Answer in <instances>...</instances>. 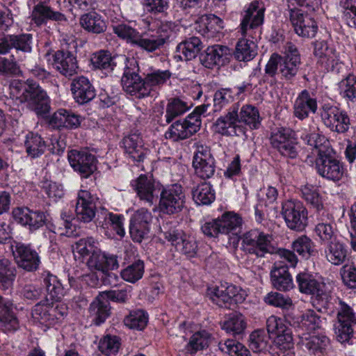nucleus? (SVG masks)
Returning <instances> with one entry per match:
<instances>
[{"label": "nucleus", "mask_w": 356, "mask_h": 356, "mask_svg": "<svg viewBox=\"0 0 356 356\" xmlns=\"http://www.w3.org/2000/svg\"><path fill=\"white\" fill-rule=\"evenodd\" d=\"M10 89L13 97L21 103H26L37 115H42L49 112V97L38 83L30 80L26 82L15 80L10 83Z\"/></svg>", "instance_id": "1"}, {"label": "nucleus", "mask_w": 356, "mask_h": 356, "mask_svg": "<svg viewBox=\"0 0 356 356\" xmlns=\"http://www.w3.org/2000/svg\"><path fill=\"white\" fill-rule=\"evenodd\" d=\"M95 243L96 240L92 236L81 238L75 243L73 254L79 264L86 263L88 267H118L117 255L101 251Z\"/></svg>", "instance_id": "2"}, {"label": "nucleus", "mask_w": 356, "mask_h": 356, "mask_svg": "<svg viewBox=\"0 0 356 356\" xmlns=\"http://www.w3.org/2000/svg\"><path fill=\"white\" fill-rule=\"evenodd\" d=\"M124 64L121 84L124 91L138 99L150 95L152 89L145 87V78L140 73L138 62L134 58L120 57Z\"/></svg>", "instance_id": "3"}, {"label": "nucleus", "mask_w": 356, "mask_h": 356, "mask_svg": "<svg viewBox=\"0 0 356 356\" xmlns=\"http://www.w3.org/2000/svg\"><path fill=\"white\" fill-rule=\"evenodd\" d=\"M207 104L197 106L186 118L172 123L165 133V138L178 142L191 137L200 130V115L207 111Z\"/></svg>", "instance_id": "4"}, {"label": "nucleus", "mask_w": 356, "mask_h": 356, "mask_svg": "<svg viewBox=\"0 0 356 356\" xmlns=\"http://www.w3.org/2000/svg\"><path fill=\"white\" fill-rule=\"evenodd\" d=\"M159 195V210L163 214L178 216L186 207V195L179 184L163 188Z\"/></svg>", "instance_id": "5"}, {"label": "nucleus", "mask_w": 356, "mask_h": 356, "mask_svg": "<svg viewBox=\"0 0 356 356\" xmlns=\"http://www.w3.org/2000/svg\"><path fill=\"white\" fill-rule=\"evenodd\" d=\"M316 169L319 175L328 180L338 181L344 174L342 163L336 157L332 148L323 147L321 154L316 157Z\"/></svg>", "instance_id": "6"}, {"label": "nucleus", "mask_w": 356, "mask_h": 356, "mask_svg": "<svg viewBox=\"0 0 356 356\" xmlns=\"http://www.w3.org/2000/svg\"><path fill=\"white\" fill-rule=\"evenodd\" d=\"M281 214L286 226L291 230L301 232L307 225V209L299 200H288L283 202Z\"/></svg>", "instance_id": "7"}, {"label": "nucleus", "mask_w": 356, "mask_h": 356, "mask_svg": "<svg viewBox=\"0 0 356 356\" xmlns=\"http://www.w3.org/2000/svg\"><path fill=\"white\" fill-rule=\"evenodd\" d=\"M239 104H234L227 113L214 123L216 132L226 136H245L246 128L239 123Z\"/></svg>", "instance_id": "8"}, {"label": "nucleus", "mask_w": 356, "mask_h": 356, "mask_svg": "<svg viewBox=\"0 0 356 356\" xmlns=\"http://www.w3.org/2000/svg\"><path fill=\"white\" fill-rule=\"evenodd\" d=\"M207 295L213 302L221 307H229L234 303H240L245 300L246 292L234 285L227 287L213 286L209 287L207 290Z\"/></svg>", "instance_id": "9"}, {"label": "nucleus", "mask_w": 356, "mask_h": 356, "mask_svg": "<svg viewBox=\"0 0 356 356\" xmlns=\"http://www.w3.org/2000/svg\"><path fill=\"white\" fill-rule=\"evenodd\" d=\"M240 238L243 249L250 254L262 257L270 252V236L258 229L247 232Z\"/></svg>", "instance_id": "10"}, {"label": "nucleus", "mask_w": 356, "mask_h": 356, "mask_svg": "<svg viewBox=\"0 0 356 356\" xmlns=\"http://www.w3.org/2000/svg\"><path fill=\"white\" fill-rule=\"evenodd\" d=\"M290 7V6H289ZM289 19L296 33L303 38H313L318 31L314 18L302 9L289 8Z\"/></svg>", "instance_id": "11"}, {"label": "nucleus", "mask_w": 356, "mask_h": 356, "mask_svg": "<svg viewBox=\"0 0 356 356\" xmlns=\"http://www.w3.org/2000/svg\"><path fill=\"white\" fill-rule=\"evenodd\" d=\"M152 215L147 209H140L135 211L129 220V234L134 242L141 243L148 238Z\"/></svg>", "instance_id": "12"}, {"label": "nucleus", "mask_w": 356, "mask_h": 356, "mask_svg": "<svg viewBox=\"0 0 356 356\" xmlns=\"http://www.w3.org/2000/svg\"><path fill=\"white\" fill-rule=\"evenodd\" d=\"M70 165L81 178L87 179L97 170L95 156L86 150L72 149L68 154Z\"/></svg>", "instance_id": "13"}, {"label": "nucleus", "mask_w": 356, "mask_h": 356, "mask_svg": "<svg viewBox=\"0 0 356 356\" xmlns=\"http://www.w3.org/2000/svg\"><path fill=\"white\" fill-rule=\"evenodd\" d=\"M264 8H259L258 3H252L244 11L240 24V32L243 35L252 38L257 37L259 26L264 22Z\"/></svg>", "instance_id": "14"}, {"label": "nucleus", "mask_w": 356, "mask_h": 356, "mask_svg": "<svg viewBox=\"0 0 356 356\" xmlns=\"http://www.w3.org/2000/svg\"><path fill=\"white\" fill-rule=\"evenodd\" d=\"M51 57V65L61 75L70 79L78 73L79 67L76 51L63 49L55 51Z\"/></svg>", "instance_id": "15"}, {"label": "nucleus", "mask_w": 356, "mask_h": 356, "mask_svg": "<svg viewBox=\"0 0 356 356\" xmlns=\"http://www.w3.org/2000/svg\"><path fill=\"white\" fill-rule=\"evenodd\" d=\"M195 175L202 179L213 177L216 172V161L207 147L200 146L193 159Z\"/></svg>", "instance_id": "16"}, {"label": "nucleus", "mask_w": 356, "mask_h": 356, "mask_svg": "<svg viewBox=\"0 0 356 356\" xmlns=\"http://www.w3.org/2000/svg\"><path fill=\"white\" fill-rule=\"evenodd\" d=\"M321 118L325 126L332 131L343 134L349 129L350 123L348 115L336 106H323Z\"/></svg>", "instance_id": "17"}, {"label": "nucleus", "mask_w": 356, "mask_h": 356, "mask_svg": "<svg viewBox=\"0 0 356 356\" xmlns=\"http://www.w3.org/2000/svg\"><path fill=\"white\" fill-rule=\"evenodd\" d=\"M99 197L86 190H81L78 193L76 204V216L78 220L90 222L95 216V210Z\"/></svg>", "instance_id": "18"}, {"label": "nucleus", "mask_w": 356, "mask_h": 356, "mask_svg": "<svg viewBox=\"0 0 356 356\" xmlns=\"http://www.w3.org/2000/svg\"><path fill=\"white\" fill-rule=\"evenodd\" d=\"M232 55V51L227 46L214 44L208 47L200 55V60L205 67L212 69L228 63Z\"/></svg>", "instance_id": "19"}, {"label": "nucleus", "mask_w": 356, "mask_h": 356, "mask_svg": "<svg viewBox=\"0 0 356 356\" xmlns=\"http://www.w3.org/2000/svg\"><path fill=\"white\" fill-rule=\"evenodd\" d=\"M132 186L136 191L139 198L152 205L158 200L161 188L158 183L152 177L146 175H140L132 181Z\"/></svg>", "instance_id": "20"}, {"label": "nucleus", "mask_w": 356, "mask_h": 356, "mask_svg": "<svg viewBox=\"0 0 356 356\" xmlns=\"http://www.w3.org/2000/svg\"><path fill=\"white\" fill-rule=\"evenodd\" d=\"M339 325L337 327L338 340L348 341L353 334V326L356 325V316L353 309L343 302L340 301V309L337 314Z\"/></svg>", "instance_id": "21"}, {"label": "nucleus", "mask_w": 356, "mask_h": 356, "mask_svg": "<svg viewBox=\"0 0 356 356\" xmlns=\"http://www.w3.org/2000/svg\"><path fill=\"white\" fill-rule=\"evenodd\" d=\"M32 45V34L8 35L0 39V54H8L12 48L24 53H31Z\"/></svg>", "instance_id": "22"}, {"label": "nucleus", "mask_w": 356, "mask_h": 356, "mask_svg": "<svg viewBox=\"0 0 356 356\" xmlns=\"http://www.w3.org/2000/svg\"><path fill=\"white\" fill-rule=\"evenodd\" d=\"M15 220L22 225L29 226V229L36 230L42 227L47 220L45 213L40 211H32L27 207L15 208L13 211Z\"/></svg>", "instance_id": "23"}, {"label": "nucleus", "mask_w": 356, "mask_h": 356, "mask_svg": "<svg viewBox=\"0 0 356 356\" xmlns=\"http://www.w3.org/2000/svg\"><path fill=\"white\" fill-rule=\"evenodd\" d=\"M12 249L19 267H38L40 264L39 254L30 245L15 242Z\"/></svg>", "instance_id": "24"}, {"label": "nucleus", "mask_w": 356, "mask_h": 356, "mask_svg": "<svg viewBox=\"0 0 356 356\" xmlns=\"http://www.w3.org/2000/svg\"><path fill=\"white\" fill-rule=\"evenodd\" d=\"M70 86L74 99L79 104H87L96 96L94 86L90 80L84 76L74 78Z\"/></svg>", "instance_id": "25"}, {"label": "nucleus", "mask_w": 356, "mask_h": 356, "mask_svg": "<svg viewBox=\"0 0 356 356\" xmlns=\"http://www.w3.org/2000/svg\"><path fill=\"white\" fill-rule=\"evenodd\" d=\"M122 146L127 154L135 162L144 161L149 150L144 147L143 140L139 134H131L122 140Z\"/></svg>", "instance_id": "26"}, {"label": "nucleus", "mask_w": 356, "mask_h": 356, "mask_svg": "<svg viewBox=\"0 0 356 356\" xmlns=\"http://www.w3.org/2000/svg\"><path fill=\"white\" fill-rule=\"evenodd\" d=\"M301 197L314 212V216L318 215L324 218L327 216V210L325 208L323 197L317 186L306 184L300 188Z\"/></svg>", "instance_id": "27"}, {"label": "nucleus", "mask_w": 356, "mask_h": 356, "mask_svg": "<svg viewBox=\"0 0 356 356\" xmlns=\"http://www.w3.org/2000/svg\"><path fill=\"white\" fill-rule=\"evenodd\" d=\"M49 20L65 22L67 18L64 14L54 11L45 2H39L33 7L31 13V21L37 26H40L46 24Z\"/></svg>", "instance_id": "28"}, {"label": "nucleus", "mask_w": 356, "mask_h": 356, "mask_svg": "<svg viewBox=\"0 0 356 356\" xmlns=\"http://www.w3.org/2000/svg\"><path fill=\"white\" fill-rule=\"evenodd\" d=\"M314 47V55L317 59V63L327 70L333 69L338 61L335 49L324 40L316 41Z\"/></svg>", "instance_id": "29"}, {"label": "nucleus", "mask_w": 356, "mask_h": 356, "mask_svg": "<svg viewBox=\"0 0 356 356\" xmlns=\"http://www.w3.org/2000/svg\"><path fill=\"white\" fill-rule=\"evenodd\" d=\"M202 47V42L198 37L186 38L177 46L175 58L179 60H191L197 56Z\"/></svg>", "instance_id": "30"}, {"label": "nucleus", "mask_w": 356, "mask_h": 356, "mask_svg": "<svg viewBox=\"0 0 356 356\" xmlns=\"http://www.w3.org/2000/svg\"><path fill=\"white\" fill-rule=\"evenodd\" d=\"M317 109L316 99L312 98L307 90H302L294 104V115L300 120L307 118L309 113H314Z\"/></svg>", "instance_id": "31"}, {"label": "nucleus", "mask_w": 356, "mask_h": 356, "mask_svg": "<svg viewBox=\"0 0 356 356\" xmlns=\"http://www.w3.org/2000/svg\"><path fill=\"white\" fill-rule=\"evenodd\" d=\"M218 220L222 234H232L234 236L230 238L233 240L232 243H238L239 241L238 234L240 232L242 224L241 218L234 213L227 212Z\"/></svg>", "instance_id": "32"}, {"label": "nucleus", "mask_w": 356, "mask_h": 356, "mask_svg": "<svg viewBox=\"0 0 356 356\" xmlns=\"http://www.w3.org/2000/svg\"><path fill=\"white\" fill-rule=\"evenodd\" d=\"M89 312L95 325H99L106 321L111 315V306L105 295L99 293L90 304Z\"/></svg>", "instance_id": "33"}, {"label": "nucleus", "mask_w": 356, "mask_h": 356, "mask_svg": "<svg viewBox=\"0 0 356 356\" xmlns=\"http://www.w3.org/2000/svg\"><path fill=\"white\" fill-rule=\"evenodd\" d=\"M192 106L193 103L184 97L170 98L166 106V123H170L175 118L185 113Z\"/></svg>", "instance_id": "34"}, {"label": "nucleus", "mask_w": 356, "mask_h": 356, "mask_svg": "<svg viewBox=\"0 0 356 356\" xmlns=\"http://www.w3.org/2000/svg\"><path fill=\"white\" fill-rule=\"evenodd\" d=\"M32 320L35 323L41 325H53L56 318L59 317L56 314V308L50 307L49 304L38 303L35 305L31 313Z\"/></svg>", "instance_id": "35"}, {"label": "nucleus", "mask_w": 356, "mask_h": 356, "mask_svg": "<svg viewBox=\"0 0 356 356\" xmlns=\"http://www.w3.org/2000/svg\"><path fill=\"white\" fill-rule=\"evenodd\" d=\"M120 57L125 56H112L109 51L101 50L92 54L90 61L96 69L112 72L118 63H122Z\"/></svg>", "instance_id": "36"}, {"label": "nucleus", "mask_w": 356, "mask_h": 356, "mask_svg": "<svg viewBox=\"0 0 356 356\" xmlns=\"http://www.w3.org/2000/svg\"><path fill=\"white\" fill-rule=\"evenodd\" d=\"M318 221L316 225L315 231L317 235L325 243L330 244L335 241L336 235L332 227V216L327 211V216L321 218L319 214L315 216Z\"/></svg>", "instance_id": "37"}, {"label": "nucleus", "mask_w": 356, "mask_h": 356, "mask_svg": "<svg viewBox=\"0 0 356 356\" xmlns=\"http://www.w3.org/2000/svg\"><path fill=\"white\" fill-rule=\"evenodd\" d=\"M232 54L237 60L248 62L257 56V46L252 40L241 39L237 42Z\"/></svg>", "instance_id": "38"}, {"label": "nucleus", "mask_w": 356, "mask_h": 356, "mask_svg": "<svg viewBox=\"0 0 356 356\" xmlns=\"http://www.w3.org/2000/svg\"><path fill=\"white\" fill-rule=\"evenodd\" d=\"M80 24L86 31L99 34L106 31V24L102 17L95 12L86 13L80 17Z\"/></svg>", "instance_id": "39"}, {"label": "nucleus", "mask_w": 356, "mask_h": 356, "mask_svg": "<svg viewBox=\"0 0 356 356\" xmlns=\"http://www.w3.org/2000/svg\"><path fill=\"white\" fill-rule=\"evenodd\" d=\"M26 150L29 156L36 158L44 153L47 145L43 138L38 134L29 132L24 141Z\"/></svg>", "instance_id": "40"}, {"label": "nucleus", "mask_w": 356, "mask_h": 356, "mask_svg": "<svg viewBox=\"0 0 356 356\" xmlns=\"http://www.w3.org/2000/svg\"><path fill=\"white\" fill-rule=\"evenodd\" d=\"M193 198L197 204L208 205L216 198L215 192L211 185L202 182L192 191Z\"/></svg>", "instance_id": "41"}, {"label": "nucleus", "mask_w": 356, "mask_h": 356, "mask_svg": "<svg viewBox=\"0 0 356 356\" xmlns=\"http://www.w3.org/2000/svg\"><path fill=\"white\" fill-rule=\"evenodd\" d=\"M238 115L239 123L243 122L252 129H258L261 124L259 111L252 105H243L238 113Z\"/></svg>", "instance_id": "42"}, {"label": "nucleus", "mask_w": 356, "mask_h": 356, "mask_svg": "<svg viewBox=\"0 0 356 356\" xmlns=\"http://www.w3.org/2000/svg\"><path fill=\"white\" fill-rule=\"evenodd\" d=\"M0 328L5 331H14L18 328V320L12 311V304L7 301L0 309Z\"/></svg>", "instance_id": "43"}, {"label": "nucleus", "mask_w": 356, "mask_h": 356, "mask_svg": "<svg viewBox=\"0 0 356 356\" xmlns=\"http://www.w3.org/2000/svg\"><path fill=\"white\" fill-rule=\"evenodd\" d=\"M300 138L305 143L312 147V153L316 156L321 154L323 147L326 149L331 148L329 145V141L317 132L304 133L301 135Z\"/></svg>", "instance_id": "44"}, {"label": "nucleus", "mask_w": 356, "mask_h": 356, "mask_svg": "<svg viewBox=\"0 0 356 356\" xmlns=\"http://www.w3.org/2000/svg\"><path fill=\"white\" fill-rule=\"evenodd\" d=\"M301 292L318 296L323 291L322 283L316 281L312 275L307 273H300L297 277Z\"/></svg>", "instance_id": "45"}, {"label": "nucleus", "mask_w": 356, "mask_h": 356, "mask_svg": "<svg viewBox=\"0 0 356 356\" xmlns=\"http://www.w3.org/2000/svg\"><path fill=\"white\" fill-rule=\"evenodd\" d=\"M270 274L273 284L277 289L289 291L293 288V280L286 268H273Z\"/></svg>", "instance_id": "46"}, {"label": "nucleus", "mask_w": 356, "mask_h": 356, "mask_svg": "<svg viewBox=\"0 0 356 356\" xmlns=\"http://www.w3.org/2000/svg\"><path fill=\"white\" fill-rule=\"evenodd\" d=\"M292 248L293 251H296L305 259H308L317 254V251L314 249V243L305 235L296 239L293 242Z\"/></svg>", "instance_id": "47"}, {"label": "nucleus", "mask_w": 356, "mask_h": 356, "mask_svg": "<svg viewBox=\"0 0 356 356\" xmlns=\"http://www.w3.org/2000/svg\"><path fill=\"white\" fill-rule=\"evenodd\" d=\"M245 317L240 313L230 314L222 325V328L233 334H241L246 328Z\"/></svg>", "instance_id": "48"}, {"label": "nucleus", "mask_w": 356, "mask_h": 356, "mask_svg": "<svg viewBox=\"0 0 356 356\" xmlns=\"http://www.w3.org/2000/svg\"><path fill=\"white\" fill-rule=\"evenodd\" d=\"M148 315L142 309H136L130 312L124 319V323L126 326L131 329L138 330H143L147 324Z\"/></svg>", "instance_id": "49"}, {"label": "nucleus", "mask_w": 356, "mask_h": 356, "mask_svg": "<svg viewBox=\"0 0 356 356\" xmlns=\"http://www.w3.org/2000/svg\"><path fill=\"white\" fill-rule=\"evenodd\" d=\"M234 100V94L231 88H222L217 90L213 95V112L221 110Z\"/></svg>", "instance_id": "50"}, {"label": "nucleus", "mask_w": 356, "mask_h": 356, "mask_svg": "<svg viewBox=\"0 0 356 356\" xmlns=\"http://www.w3.org/2000/svg\"><path fill=\"white\" fill-rule=\"evenodd\" d=\"M121 346L120 339L111 334H106L99 341L98 349L104 355L110 356L115 355Z\"/></svg>", "instance_id": "51"}, {"label": "nucleus", "mask_w": 356, "mask_h": 356, "mask_svg": "<svg viewBox=\"0 0 356 356\" xmlns=\"http://www.w3.org/2000/svg\"><path fill=\"white\" fill-rule=\"evenodd\" d=\"M296 137L293 130L289 127H277L273 130L270 136V143L273 148H280L282 145Z\"/></svg>", "instance_id": "52"}, {"label": "nucleus", "mask_w": 356, "mask_h": 356, "mask_svg": "<svg viewBox=\"0 0 356 356\" xmlns=\"http://www.w3.org/2000/svg\"><path fill=\"white\" fill-rule=\"evenodd\" d=\"M211 340V336L208 332L205 330L197 332L191 337L186 350L191 353H194L208 347Z\"/></svg>", "instance_id": "53"}, {"label": "nucleus", "mask_w": 356, "mask_h": 356, "mask_svg": "<svg viewBox=\"0 0 356 356\" xmlns=\"http://www.w3.org/2000/svg\"><path fill=\"white\" fill-rule=\"evenodd\" d=\"M300 65L301 63H298L296 60L291 61L288 58H284L281 56L278 74H280L281 79H282L292 81L298 74Z\"/></svg>", "instance_id": "54"}, {"label": "nucleus", "mask_w": 356, "mask_h": 356, "mask_svg": "<svg viewBox=\"0 0 356 356\" xmlns=\"http://www.w3.org/2000/svg\"><path fill=\"white\" fill-rule=\"evenodd\" d=\"M73 217L66 211H63L60 214V219L56 222L57 225L52 224L51 230L54 234L58 233L60 236H71L73 234L72 220Z\"/></svg>", "instance_id": "55"}, {"label": "nucleus", "mask_w": 356, "mask_h": 356, "mask_svg": "<svg viewBox=\"0 0 356 356\" xmlns=\"http://www.w3.org/2000/svg\"><path fill=\"white\" fill-rule=\"evenodd\" d=\"M329 343V339L325 336H312L305 343L310 354L314 356H323Z\"/></svg>", "instance_id": "56"}, {"label": "nucleus", "mask_w": 356, "mask_h": 356, "mask_svg": "<svg viewBox=\"0 0 356 356\" xmlns=\"http://www.w3.org/2000/svg\"><path fill=\"white\" fill-rule=\"evenodd\" d=\"M134 44L149 53L155 52L164 45L156 34L138 37L137 40H134Z\"/></svg>", "instance_id": "57"}, {"label": "nucleus", "mask_w": 356, "mask_h": 356, "mask_svg": "<svg viewBox=\"0 0 356 356\" xmlns=\"http://www.w3.org/2000/svg\"><path fill=\"white\" fill-rule=\"evenodd\" d=\"M219 348L229 356H250L249 350L243 344L233 339L219 343Z\"/></svg>", "instance_id": "58"}, {"label": "nucleus", "mask_w": 356, "mask_h": 356, "mask_svg": "<svg viewBox=\"0 0 356 356\" xmlns=\"http://www.w3.org/2000/svg\"><path fill=\"white\" fill-rule=\"evenodd\" d=\"M340 95L349 100L356 101V77L348 75L339 83Z\"/></svg>", "instance_id": "59"}, {"label": "nucleus", "mask_w": 356, "mask_h": 356, "mask_svg": "<svg viewBox=\"0 0 356 356\" xmlns=\"http://www.w3.org/2000/svg\"><path fill=\"white\" fill-rule=\"evenodd\" d=\"M250 348L255 353H261L268 348V337L264 330H255L250 335Z\"/></svg>", "instance_id": "60"}, {"label": "nucleus", "mask_w": 356, "mask_h": 356, "mask_svg": "<svg viewBox=\"0 0 356 356\" xmlns=\"http://www.w3.org/2000/svg\"><path fill=\"white\" fill-rule=\"evenodd\" d=\"M171 76L169 70H156L145 76V87L152 89L154 86L163 85Z\"/></svg>", "instance_id": "61"}, {"label": "nucleus", "mask_w": 356, "mask_h": 356, "mask_svg": "<svg viewBox=\"0 0 356 356\" xmlns=\"http://www.w3.org/2000/svg\"><path fill=\"white\" fill-rule=\"evenodd\" d=\"M44 283L51 300L58 301L61 298L63 289L57 278L49 273H47L44 278Z\"/></svg>", "instance_id": "62"}, {"label": "nucleus", "mask_w": 356, "mask_h": 356, "mask_svg": "<svg viewBox=\"0 0 356 356\" xmlns=\"http://www.w3.org/2000/svg\"><path fill=\"white\" fill-rule=\"evenodd\" d=\"M266 304L282 309H289L293 307L290 298L277 292H270L264 298Z\"/></svg>", "instance_id": "63"}, {"label": "nucleus", "mask_w": 356, "mask_h": 356, "mask_svg": "<svg viewBox=\"0 0 356 356\" xmlns=\"http://www.w3.org/2000/svg\"><path fill=\"white\" fill-rule=\"evenodd\" d=\"M340 6L348 26L356 29V0H341Z\"/></svg>", "instance_id": "64"}]
</instances>
